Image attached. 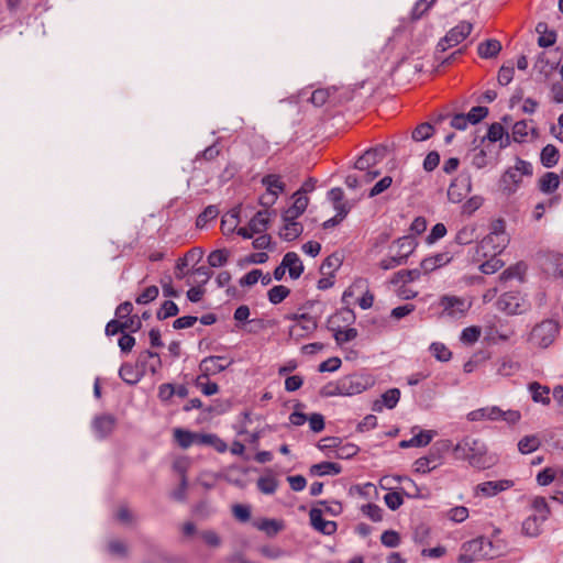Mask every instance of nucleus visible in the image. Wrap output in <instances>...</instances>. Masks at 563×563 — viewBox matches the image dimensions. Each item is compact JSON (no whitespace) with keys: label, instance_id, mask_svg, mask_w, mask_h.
Instances as JSON below:
<instances>
[{"label":"nucleus","instance_id":"nucleus-1","mask_svg":"<svg viewBox=\"0 0 563 563\" xmlns=\"http://www.w3.org/2000/svg\"><path fill=\"white\" fill-rule=\"evenodd\" d=\"M455 457L465 461L476 470H487L496 463V459L488 453V448L479 438L465 435L453 448Z\"/></svg>","mask_w":563,"mask_h":563},{"label":"nucleus","instance_id":"nucleus-2","mask_svg":"<svg viewBox=\"0 0 563 563\" xmlns=\"http://www.w3.org/2000/svg\"><path fill=\"white\" fill-rule=\"evenodd\" d=\"M533 176V165L522 158L517 157L515 165L508 167L500 177L499 186L506 196L515 195L523 185L525 177Z\"/></svg>","mask_w":563,"mask_h":563},{"label":"nucleus","instance_id":"nucleus-3","mask_svg":"<svg viewBox=\"0 0 563 563\" xmlns=\"http://www.w3.org/2000/svg\"><path fill=\"white\" fill-rule=\"evenodd\" d=\"M508 243L509 238L504 230V222L497 220L493 230L476 245L475 255L478 258L497 256L506 249Z\"/></svg>","mask_w":563,"mask_h":563},{"label":"nucleus","instance_id":"nucleus-4","mask_svg":"<svg viewBox=\"0 0 563 563\" xmlns=\"http://www.w3.org/2000/svg\"><path fill=\"white\" fill-rule=\"evenodd\" d=\"M468 554L460 555V563H472L477 560H492L500 555L501 548L487 537L475 538L463 545Z\"/></svg>","mask_w":563,"mask_h":563},{"label":"nucleus","instance_id":"nucleus-5","mask_svg":"<svg viewBox=\"0 0 563 563\" xmlns=\"http://www.w3.org/2000/svg\"><path fill=\"white\" fill-rule=\"evenodd\" d=\"M466 418L471 422L504 421L508 426H515L521 420V413L515 409L503 410L499 406H486L470 411Z\"/></svg>","mask_w":563,"mask_h":563},{"label":"nucleus","instance_id":"nucleus-6","mask_svg":"<svg viewBox=\"0 0 563 563\" xmlns=\"http://www.w3.org/2000/svg\"><path fill=\"white\" fill-rule=\"evenodd\" d=\"M559 329L556 321L543 320L532 329L529 340L533 345L545 349L554 342Z\"/></svg>","mask_w":563,"mask_h":563},{"label":"nucleus","instance_id":"nucleus-7","mask_svg":"<svg viewBox=\"0 0 563 563\" xmlns=\"http://www.w3.org/2000/svg\"><path fill=\"white\" fill-rule=\"evenodd\" d=\"M286 319L294 321V324L289 327L288 334L295 340L311 334L318 327L316 318L308 313H291L287 314Z\"/></svg>","mask_w":563,"mask_h":563},{"label":"nucleus","instance_id":"nucleus-8","mask_svg":"<svg viewBox=\"0 0 563 563\" xmlns=\"http://www.w3.org/2000/svg\"><path fill=\"white\" fill-rule=\"evenodd\" d=\"M473 24L467 21H461L457 25L452 27L444 37H442L437 49L439 52H445L448 48L454 47L462 43L472 32Z\"/></svg>","mask_w":563,"mask_h":563},{"label":"nucleus","instance_id":"nucleus-9","mask_svg":"<svg viewBox=\"0 0 563 563\" xmlns=\"http://www.w3.org/2000/svg\"><path fill=\"white\" fill-rule=\"evenodd\" d=\"M439 305L442 307L443 316L454 319L463 317L470 308V303H467L463 298L449 295L442 296Z\"/></svg>","mask_w":563,"mask_h":563},{"label":"nucleus","instance_id":"nucleus-10","mask_svg":"<svg viewBox=\"0 0 563 563\" xmlns=\"http://www.w3.org/2000/svg\"><path fill=\"white\" fill-rule=\"evenodd\" d=\"M472 190V179L468 174H460L449 186L448 198L453 203H460Z\"/></svg>","mask_w":563,"mask_h":563},{"label":"nucleus","instance_id":"nucleus-11","mask_svg":"<svg viewBox=\"0 0 563 563\" xmlns=\"http://www.w3.org/2000/svg\"><path fill=\"white\" fill-rule=\"evenodd\" d=\"M387 154L386 145H377L375 147L366 150L355 162V168L360 170H366L378 164L385 158Z\"/></svg>","mask_w":563,"mask_h":563},{"label":"nucleus","instance_id":"nucleus-12","mask_svg":"<svg viewBox=\"0 0 563 563\" xmlns=\"http://www.w3.org/2000/svg\"><path fill=\"white\" fill-rule=\"evenodd\" d=\"M514 486L510 479L488 481L474 487V495L490 498Z\"/></svg>","mask_w":563,"mask_h":563},{"label":"nucleus","instance_id":"nucleus-13","mask_svg":"<svg viewBox=\"0 0 563 563\" xmlns=\"http://www.w3.org/2000/svg\"><path fill=\"white\" fill-rule=\"evenodd\" d=\"M117 418L111 413L96 416L91 422L92 431L96 438L102 440L109 437L114 430Z\"/></svg>","mask_w":563,"mask_h":563},{"label":"nucleus","instance_id":"nucleus-14","mask_svg":"<svg viewBox=\"0 0 563 563\" xmlns=\"http://www.w3.org/2000/svg\"><path fill=\"white\" fill-rule=\"evenodd\" d=\"M342 396H354L364 391L368 382L357 374L347 375L340 378Z\"/></svg>","mask_w":563,"mask_h":563},{"label":"nucleus","instance_id":"nucleus-15","mask_svg":"<svg viewBox=\"0 0 563 563\" xmlns=\"http://www.w3.org/2000/svg\"><path fill=\"white\" fill-rule=\"evenodd\" d=\"M496 306L507 314H517L521 312V298L517 291H507L498 298Z\"/></svg>","mask_w":563,"mask_h":563},{"label":"nucleus","instance_id":"nucleus-16","mask_svg":"<svg viewBox=\"0 0 563 563\" xmlns=\"http://www.w3.org/2000/svg\"><path fill=\"white\" fill-rule=\"evenodd\" d=\"M309 518L312 528L322 534L331 536L336 531V522L323 519L322 510L319 508H311Z\"/></svg>","mask_w":563,"mask_h":563},{"label":"nucleus","instance_id":"nucleus-17","mask_svg":"<svg viewBox=\"0 0 563 563\" xmlns=\"http://www.w3.org/2000/svg\"><path fill=\"white\" fill-rule=\"evenodd\" d=\"M252 526L264 532L268 538L276 537L285 528V523L280 519L275 518H260L252 521Z\"/></svg>","mask_w":563,"mask_h":563},{"label":"nucleus","instance_id":"nucleus-18","mask_svg":"<svg viewBox=\"0 0 563 563\" xmlns=\"http://www.w3.org/2000/svg\"><path fill=\"white\" fill-rule=\"evenodd\" d=\"M486 140L492 143L499 142L500 148L508 147L511 142L508 132H506L505 128L498 122L489 125L487 134L482 139V142H485Z\"/></svg>","mask_w":563,"mask_h":563},{"label":"nucleus","instance_id":"nucleus-19","mask_svg":"<svg viewBox=\"0 0 563 563\" xmlns=\"http://www.w3.org/2000/svg\"><path fill=\"white\" fill-rule=\"evenodd\" d=\"M294 203L284 211L282 216L283 220H296L306 211L309 199L300 195V191L294 194Z\"/></svg>","mask_w":563,"mask_h":563},{"label":"nucleus","instance_id":"nucleus-20","mask_svg":"<svg viewBox=\"0 0 563 563\" xmlns=\"http://www.w3.org/2000/svg\"><path fill=\"white\" fill-rule=\"evenodd\" d=\"M230 362H225L223 356H207L200 363V368L203 371V376L207 377L209 374H217L223 372Z\"/></svg>","mask_w":563,"mask_h":563},{"label":"nucleus","instance_id":"nucleus-21","mask_svg":"<svg viewBox=\"0 0 563 563\" xmlns=\"http://www.w3.org/2000/svg\"><path fill=\"white\" fill-rule=\"evenodd\" d=\"M144 373L137 364L133 365L131 363L122 364L119 369L120 378L129 385L137 384L144 376Z\"/></svg>","mask_w":563,"mask_h":563},{"label":"nucleus","instance_id":"nucleus-22","mask_svg":"<svg viewBox=\"0 0 563 563\" xmlns=\"http://www.w3.org/2000/svg\"><path fill=\"white\" fill-rule=\"evenodd\" d=\"M283 266L288 269L291 279H298L303 273V264L296 252H288L282 260Z\"/></svg>","mask_w":563,"mask_h":563},{"label":"nucleus","instance_id":"nucleus-23","mask_svg":"<svg viewBox=\"0 0 563 563\" xmlns=\"http://www.w3.org/2000/svg\"><path fill=\"white\" fill-rule=\"evenodd\" d=\"M399 399L400 390L398 388H390L382 395L380 399L374 401L373 410L382 411L384 407L393 409L397 406Z\"/></svg>","mask_w":563,"mask_h":563},{"label":"nucleus","instance_id":"nucleus-24","mask_svg":"<svg viewBox=\"0 0 563 563\" xmlns=\"http://www.w3.org/2000/svg\"><path fill=\"white\" fill-rule=\"evenodd\" d=\"M538 189L544 195H552L560 186V176L553 172L544 173L538 180Z\"/></svg>","mask_w":563,"mask_h":563},{"label":"nucleus","instance_id":"nucleus-25","mask_svg":"<svg viewBox=\"0 0 563 563\" xmlns=\"http://www.w3.org/2000/svg\"><path fill=\"white\" fill-rule=\"evenodd\" d=\"M528 390L534 402L542 404L544 406L550 405V388L548 386L541 385L538 382H532L528 385Z\"/></svg>","mask_w":563,"mask_h":563},{"label":"nucleus","instance_id":"nucleus-26","mask_svg":"<svg viewBox=\"0 0 563 563\" xmlns=\"http://www.w3.org/2000/svg\"><path fill=\"white\" fill-rule=\"evenodd\" d=\"M240 211L241 207L238 206L232 208L227 214L222 217L221 230L224 235L236 231V227L240 223Z\"/></svg>","mask_w":563,"mask_h":563},{"label":"nucleus","instance_id":"nucleus-27","mask_svg":"<svg viewBox=\"0 0 563 563\" xmlns=\"http://www.w3.org/2000/svg\"><path fill=\"white\" fill-rule=\"evenodd\" d=\"M284 225L279 231V236L284 241H294L299 238L303 231V227L300 222L296 220H283Z\"/></svg>","mask_w":563,"mask_h":563},{"label":"nucleus","instance_id":"nucleus-28","mask_svg":"<svg viewBox=\"0 0 563 563\" xmlns=\"http://www.w3.org/2000/svg\"><path fill=\"white\" fill-rule=\"evenodd\" d=\"M501 51V43L496 38H489L478 44L477 53L482 58L496 57Z\"/></svg>","mask_w":563,"mask_h":563},{"label":"nucleus","instance_id":"nucleus-29","mask_svg":"<svg viewBox=\"0 0 563 563\" xmlns=\"http://www.w3.org/2000/svg\"><path fill=\"white\" fill-rule=\"evenodd\" d=\"M536 32L539 34L538 45L540 47H550L556 42V33L553 30H549L545 22H539L536 26Z\"/></svg>","mask_w":563,"mask_h":563},{"label":"nucleus","instance_id":"nucleus-30","mask_svg":"<svg viewBox=\"0 0 563 563\" xmlns=\"http://www.w3.org/2000/svg\"><path fill=\"white\" fill-rule=\"evenodd\" d=\"M451 261V256L448 253H439L434 256L427 257L421 261L420 269L424 273L433 272L434 269L448 264Z\"/></svg>","mask_w":563,"mask_h":563},{"label":"nucleus","instance_id":"nucleus-31","mask_svg":"<svg viewBox=\"0 0 563 563\" xmlns=\"http://www.w3.org/2000/svg\"><path fill=\"white\" fill-rule=\"evenodd\" d=\"M393 247H397V251L396 253L404 257V260L407 262L408 257L413 253V251L416 250L417 247V242L415 240V238L412 236H402V238H399L395 243L394 245L391 246Z\"/></svg>","mask_w":563,"mask_h":563},{"label":"nucleus","instance_id":"nucleus-32","mask_svg":"<svg viewBox=\"0 0 563 563\" xmlns=\"http://www.w3.org/2000/svg\"><path fill=\"white\" fill-rule=\"evenodd\" d=\"M309 472L313 476L338 475L342 472V466L334 462H321L311 465Z\"/></svg>","mask_w":563,"mask_h":563},{"label":"nucleus","instance_id":"nucleus-33","mask_svg":"<svg viewBox=\"0 0 563 563\" xmlns=\"http://www.w3.org/2000/svg\"><path fill=\"white\" fill-rule=\"evenodd\" d=\"M560 158V152L558 147L553 144L545 145L540 153V162L543 167L552 168L554 167Z\"/></svg>","mask_w":563,"mask_h":563},{"label":"nucleus","instance_id":"nucleus-34","mask_svg":"<svg viewBox=\"0 0 563 563\" xmlns=\"http://www.w3.org/2000/svg\"><path fill=\"white\" fill-rule=\"evenodd\" d=\"M269 223L268 210H261L250 220L249 227L252 233H263L267 230Z\"/></svg>","mask_w":563,"mask_h":563},{"label":"nucleus","instance_id":"nucleus-35","mask_svg":"<svg viewBox=\"0 0 563 563\" xmlns=\"http://www.w3.org/2000/svg\"><path fill=\"white\" fill-rule=\"evenodd\" d=\"M339 345L353 341L357 336L355 328L341 329V325H329Z\"/></svg>","mask_w":563,"mask_h":563},{"label":"nucleus","instance_id":"nucleus-36","mask_svg":"<svg viewBox=\"0 0 563 563\" xmlns=\"http://www.w3.org/2000/svg\"><path fill=\"white\" fill-rule=\"evenodd\" d=\"M342 258L339 254L329 255L321 264L320 272L323 276L333 277L334 273L341 267Z\"/></svg>","mask_w":563,"mask_h":563},{"label":"nucleus","instance_id":"nucleus-37","mask_svg":"<svg viewBox=\"0 0 563 563\" xmlns=\"http://www.w3.org/2000/svg\"><path fill=\"white\" fill-rule=\"evenodd\" d=\"M199 435L200 434L180 428L174 430L175 440L178 443V445L183 449H188L194 444L196 440L199 441Z\"/></svg>","mask_w":563,"mask_h":563},{"label":"nucleus","instance_id":"nucleus-38","mask_svg":"<svg viewBox=\"0 0 563 563\" xmlns=\"http://www.w3.org/2000/svg\"><path fill=\"white\" fill-rule=\"evenodd\" d=\"M355 313L354 311L351 309V308H342L340 311H338L335 314H333L330 319H329V324L330 325H341V323H344V324H352L354 323L355 321Z\"/></svg>","mask_w":563,"mask_h":563},{"label":"nucleus","instance_id":"nucleus-39","mask_svg":"<svg viewBox=\"0 0 563 563\" xmlns=\"http://www.w3.org/2000/svg\"><path fill=\"white\" fill-rule=\"evenodd\" d=\"M256 551L258 554L268 560H279L287 556V551L283 550L277 545L262 544L257 547Z\"/></svg>","mask_w":563,"mask_h":563},{"label":"nucleus","instance_id":"nucleus-40","mask_svg":"<svg viewBox=\"0 0 563 563\" xmlns=\"http://www.w3.org/2000/svg\"><path fill=\"white\" fill-rule=\"evenodd\" d=\"M416 430H419V432L412 437L413 448L427 446L437 435V431L434 430H420L419 427H413L412 432Z\"/></svg>","mask_w":563,"mask_h":563},{"label":"nucleus","instance_id":"nucleus-41","mask_svg":"<svg viewBox=\"0 0 563 563\" xmlns=\"http://www.w3.org/2000/svg\"><path fill=\"white\" fill-rule=\"evenodd\" d=\"M540 445H541V441L537 435H534V434L525 435L518 442V450L522 454H529V453L537 451Z\"/></svg>","mask_w":563,"mask_h":563},{"label":"nucleus","instance_id":"nucleus-42","mask_svg":"<svg viewBox=\"0 0 563 563\" xmlns=\"http://www.w3.org/2000/svg\"><path fill=\"white\" fill-rule=\"evenodd\" d=\"M497 374L501 376H511L519 369V364L509 357H503L495 364Z\"/></svg>","mask_w":563,"mask_h":563},{"label":"nucleus","instance_id":"nucleus-43","mask_svg":"<svg viewBox=\"0 0 563 563\" xmlns=\"http://www.w3.org/2000/svg\"><path fill=\"white\" fill-rule=\"evenodd\" d=\"M199 443L211 445L219 453H224L228 450V444L216 434H200Z\"/></svg>","mask_w":563,"mask_h":563},{"label":"nucleus","instance_id":"nucleus-44","mask_svg":"<svg viewBox=\"0 0 563 563\" xmlns=\"http://www.w3.org/2000/svg\"><path fill=\"white\" fill-rule=\"evenodd\" d=\"M262 184L266 187L267 191L275 192L276 196L285 190V184L280 180L279 176L274 174L263 177Z\"/></svg>","mask_w":563,"mask_h":563},{"label":"nucleus","instance_id":"nucleus-45","mask_svg":"<svg viewBox=\"0 0 563 563\" xmlns=\"http://www.w3.org/2000/svg\"><path fill=\"white\" fill-rule=\"evenodd\" d=\"M421 276V269L420 268H413V269H401V271H398L394 277H393V280L391 283L394 284H397V283H411V282H415L417 279H419V277Z\"/></svg>","mask_w":563,"mask_h":563},{"label":"nucleus","instance_id":"nucleus-46","mask_svg":"<svg viewBox=\"0 0 563 563\" xmlns=\"http://www.w3.org/2000/svg\"><path fill=\"white\" fill-rule=\"evenodd\" d=\"M547 271L555 277L563 278V255L552 254L548 257Z\"/></svg>","mask_w":563,"mask_h":563},{"label":"nucleus","instance_id":"nucleus-47","mask_svg":"<svg viewBox=\"0 0 563 563\" xmlns=\"http://www.w3.org/2000/svg\"><path fill=\"white\" fill-rule=\"evenodd\" d=\"M438 457L431 453L427 456L419 457L415 462L416 471L421 473H428L438 466Z\"/></svg>","mask_w":563,"mask_h":563},{"label":"nucleus","instance_id":"nucleus-48","mask_svg":"<svg viewBox=\"0 0 563 563\" xmlns=\"http://www.w3.org/2000/svg\"><path fill=\"white\" fill-rule=\"evenodd\" d=\"M289 294H290V289L288 287L283 286V285H277V286L272 287L268 290L267 297H268V300L271 303L278 305L284 299H286L289 296Z\"/></svg>","mask_w":563,"mask_h":563},{"label":"nucleus","instance_id":"nucleus-49","mask_svg":"<svg viewBox=\"0 0 563 563\" xmlns=\"http://www.w3.org/2000/svg\"><path fill=\"white\" fill-rule=\"evenodd\" d=\"M230 256V252L227 249H220L212 251L208 255V264L211 267H222L227 264Z\"/></svg>","mask_w":563,"mask_h":563},{"label":"nucleus","instance_id":"nucleus-50","mask_svg":"<svg viewBox=\"0 0 563 563\" xmlns=\"http://www.w3.org/2000/svg\"><path fill=\"white\" fill-rule=\"evenodd\" d=\"M429 351L440 362H448L452 357L451 351L441 342L431 343Z\"/></svg>","mask_w":563,"mask_h":563},{"label":"nucleus","instance_id":"nucleus-51","mask_svg":"<svg viewBox=\"0 0 563 563\" xmlns=\"http://www.w3.org/2000/svg\"><path fill=\"white\" fill-rule=\"evenodd\" d=\"M433 131L434 129L430 123H421L412 131L411 139L416 142L426 141L432 136Z\"/></svg>","mask_w":563,"mask_h":563},{"label":"nucleus","instance_id":"nucleus-52","mask_svg":"<svg viewBox=\"0 0 563 563\" xmlns=\"http://www.w3.org/2000/svg\"><path fill=\"white\" fill-rule=\"evenodd\" d=\"M529 134L528 122L525 120L518 121L512 125L511 137L514 142L522 143Z\"/></svg>","mask_w":563,"mask_h":563},{"label":"nucleus","instance_id":"nucleus-53","mask_svg":"<svg viewBox=\"0 0 563 563\" xmlns=\"http://www.w3.org/2000/svg\"><path fill=\"white\" fill-rule=\"evenodd\" d=\"M219 214V210L216 206L210 205L205 208V210L198 216L196 220L197 228H205L207 223L213 219H216Z\"/></svg>","mask_w":563,"mask_h":563},{"label":"nucleus","instance_id":"nucleus-54","mask_svg":"<svg viewBox=\"0 0 563 563\" xmlns=\"http://www.w3.org/2000/svg\"><path fill=\"white\" fill-rule=\"evenodd\" d=\"M178 312H179L178 306L172 300H166L163 302L161 308L157 310L156 318L158 320H165L167 318L177 316Z\"/></svg>","mask_w":563,"mask_h":563},{"label":"nucleus","instance_id":"nucleus-55","mask_svg":"<svg viewBox=\"0 0 563 563\" xmlns=\"http://www.w3.org/2000/svg\"><path fill=\"white\" fill-rule=\"evenodd\" d=\"M278 483L273 476H262L257 479V488L266 495H272L276 492Z\"/></svg>","mask_w":563,"mask_h":563},{"label":"nucleus","instance_id":"nucleus-56","mask_svg":"<svg viewBox=\"0 0 563 563\" xmlns=\"http://www.w3.org/2000/svg\"><path fill=\"white\" fill-rule=\"evenodd\" d=\"M476 228L474 225L463 227L455 236V241L460 245H467L475 239Z\"/></svg>","mask_w":563,"mask_h":563},{"label":"nucleus","instance_id":"nucleus-57","mask_svg":"<svg viewBox=\"0 0 563 563\" xmlns=\"http://www.w3.org/2000/svg\"><path fill=\"white\" fill-rule=\"evenodd\" d=\"M159 290L156 286L146 287L136 298L137 305H147L158 297Z\"/></svg>","mask_w":563,"mask_h":563},{"label":"nucleus","instance_id":"nucleus-58","mask_svg":"<svg viewBox=\"0 0 563 563\" xmlns=\"http://www.w3.org/2000/svg\"><path fill=\"white\" fill-rule=\"evenodd\" d=\"M481 336V329L478 327L472 325L464 328L461 332L460 340L465 344H474L478 341Z\"/></svg>","mask_w":563,"mask_h":563},{"label":"nucleus","instance_id":"nucleus-59","mask_svg":"<svg viewBox=\"0 0 563 563\" xmlns=\"http://www.w3.org/2000/svg\"><path fill=\"white\" fill-rule=\"evenodd\" d=\"M361 511L373 522H379L383 520V509L376 504L363 505L361 507Z\"/></svg>","mask_w":563,"mask_h":563},{"label":"nucleus","instance_id":"nucleus-60","mask_svg":"<svg viewBox=\"0 0 563 563\" xmlns=\"http://www.w3.org/2000/svg\"><path fill=\"white\" fill-rule=\"evenodd\" d=\"M380 542L387 548H397L400 544V536L395 530H386L380 536Z\"/></svg>","mask_w":563,"mask_h":563},{"label":"nucleus","instance_id":"nucleus-61","mask_svg":"<svg viewBox=\"0 0 563 563\" xmlns=\"http://www.w3.org/2000/svg\"><path fill=\"white\" fill-rule=\"evenodd\" d=\"M358 450V446L353 443H341L335 451V457L343 460L351 459L357 454Z\"/></svg>","mask_w":563,"mask_h":563},{"label":"nucleus","instance_id":"nucleus-62","mask_svg":"<svg viewBox=\"0 0 563 563\" xmlns=\"http://www.w3.org/2000/svg\"><path fill=\"white\" fill-rule=\"evenodd\" d=\"M435 2V0H417L413 8L411 9V19L419 20Z\"/></svg>","mask_w":563,"mask_h":563},{"label":"nucleus","instance_id":"nucleus-63","mask_svg":"<svg viewBox=\"0 0 563 563\" xmlns=\"http://www.w3.org/2000/svg\"><path fill=\"white\" fill-rule=\"evenodd\" d=\"M384 501L390 510L395 511L404 504L402 494L399 492H389L384 496Z\"/></svg>","mask_w":563,"mask_h":563},{"label":"nucleus","instance_id":"nucleus-64","mask_svg":"<svg viewBox=\"0 0 563 563\" xmlns=\"http://www.w3.org/2000/svg\"><path fill=\"white\" fill-rule=\"evenodd\" d=\"M488 115V108L477 106L473 107L470 112L466 114V118L468 120V123L476 124L481 122L483 119H485Z\"/></svg>","mask_w":563,"mask_h":563}]
</instances>
